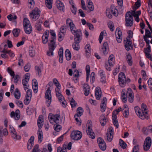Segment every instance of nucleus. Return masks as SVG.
I'll list each match as a JSON object with an SVG mask.
<instances>
[{
  "instance_id": "f257e3e1",
  "label": "nucleus",
  "mask_w": 152,
  "mask_h": 152,
  "mask_svg": "<svg viewBox=\"0 0 152 152\" xmlns=\"http://www.w3.org/2000/svg\"><path fill=\"white\" fill-rule=\"evenodd\" d=\"M66 24L69 26L72 33L75 35V41H81L82 39L81 32L80 30H76L72 20L69 18L67 19L66 20Z\"/></svg>"
},
{
  "instance_id": "f03ea898",
  "label": "nucleus",
  "mask_w": 152,
  "mask_h": 152,
  "mask_svg": "<svg viewBox=\"0 0 152 152\" xmlns=\"http://www.w3.org/2000/svg\"><path fill=\"white\" fill-rule=\"evenodd\" d=\"M118 82L119 86L123 88L125 86L127 82H130V80L129 78L126 79L125 74L123 72H121L118 75Z\"/></svg>"
},
{
  "instance_id": "7ed1b4c3",
  "label": "nucleus",
  "mask_w": 152,
  "mask_h": 152,
  "mask_svg": "<svg viewBox=\"0 0 152 152\" xmlns=\"http://www.w3.org/2000/svg\"><path fill=\"white\" fill-rule=\"evenodd\" d=\"M133 14L130 11L127 12L125 14V20L126 25L127 26H131L133 24Z\"/></svg>"
},
{
  "instance_id": "20e7f679",
  "label": "nucleus",
  "mask_w": 152,
  "mask_h": 152,
  "mask_svg": "<svg viewBox=\"0 0 152 152\" xmlns=\"http://www.w3.org/2000/svg\"><path fill=\"white\" fill-rule=\"evenodd\" d=\"M40 13V11L38 9L36 8L32 11L30 13L29 15L32 20L35 21L39 18Z\"/></svg>"
},
{
  "instance_id": "39448f33",
  "label": "nucleus",
  "mask_w": 152,
  "mask_h": 152,
  "mask_svg": "<svg viewBox=\"0 0 152 152\" xmlns=\"http://www.w3.org/2000/svg\"><path fill=\"white\" fill-rule=\"evenodd\" d=\"M50 88L49 87L45 94V98L46 99V104L48 107H49L51 102V94Z\"/></svg>"
},
{
  "instance_id": "423d86ee",
  "label": "nucleus",
  "mask_w": 152,
  "mask_h": 152,
  "mask_svg": "<svg viewBox=\"0 0 152 152\" xmlns=\"http://www.w3.org/2000/svg\"><path fill=\"white\" fill-rule=\"evenodd\" d=\"M82 137L81 132L79 131H73L71 134V137L72 139L75 140H80Z\"/></svg>"
},
{
  "instance_id": "0eeeda50",
  "label": "nucleus",
  "mask_w": 152,
  "mask_h": 152,
  "mask_svg": "<svg viewBox=\"0 0 152 152\" xmlns=\"http://www.w3.org/2000/svg\"><path fill=\"white\" fill-rule=\"evenodd\" d=\"M151 139L149 137H147L144 141L143 148L145 151H148L151 147Z\"/></svg>"
},
{
  "instance_id": "6e6552de",
  "label": "nucleus",
  "mask_w": 152,
  "mask_h": 152,
  "mask_svg": "<svg viewBox=\"0 0 152 152\" xmlns=\"http://www.w3.org/2000/svg\"><path fill=\"white\" fill-rule=\"evenodd\" d=\"M107 133V140L108 141L111 142L113 138V128L112 127H110Z\"/></svg>"
},
{
  "instance_id": "1a4fd4ad",
  "label": "nucleus",
  "mask_w": 152,
  "mask_h": 152,
  "mask_svg": "<svg viewBox=\"0 0 152 152\" xmlns=\"http://www.w3.org/2000/svg\"><path fill=\"white\" fill-rule=\"evenodd\" d=\"M49 50L48 51L47 54L49 56H53V51L56 46V43H48Z\"/></svg>"
},
{
  "instance_id": "9d476101",
  "label": "nucleus",
  "mask_w": 152,
  "mask_h": 152,
  "mask_svg": "<svg viewBox=\"0 0 152 152\" xmlns=\"http://www.w3.org/2000/svg\"><path fill=\"white\" fill-rule=\"evenodd\" d=\"M126 95L128 96V101L130 103L133 102L134 101V93L131 88H128Z\"/></svg>"
},
{
  "instance_id": "9b49d317",
  "label": "nucleus",
  "mask_w": 152,
  "mask_h": 152,
  "mask_svg": "<svg viewBox=\"0 0 152 152\" xmlns=\"http://www.w3.org/2000/svg\"><path fill=\"white\" fill-rule=\"evenodd\" d=\"M117 42L121 43L122 38V32L119 28H117L115 32Z\"/></svg>"
},
{
  "instance_id": "f8f14e48",
  "label": "nucleus",
  "mask_w": 152,
  "mask_h": 152,
  "mask_svg": "<svg viewBox=\"0 0 152 152\" xmlns=\"http://www.w3.org/2000/svg\"><path fill=\"white\" fill-rule=\"evenodd\" d=\"M87 9H86L87 12H90L94 10V6L91 0H86Z\"/></svg>"
},
{
  "instance_id": "ddd939ff",
  "label": "nucleus",
  "mask_w": 152,
  "mask_h": 152,
  "mask_svg": "<svg viewBox=\"0 0 152 152\" xmlns=\"http://www.w3.org/2000/svg\"><path fill=\"white\" fill-rule=\"evenodd\" d=\"M124 44L125 49L127 51H129L132 49V42L129 38H126V40L125 41Z\"/></svg>"
},
{
  "instance_id": "4468645a",
  "label": "nucleus",
  "mask_w": 152,
  "mask_h": 152,
  "mask_svg": "<svg viewBox=\"0 0 152 152\" xmlns=\"http://www.w3.org/2000/svg\"><path fill=\"white\" fill-rule=\"evenodd\" d=\"M60 117V115L58 114H56L50 116H49V121L50 122H51V121L53 120L56 124L59 123Z\"/></svg>"
},
{
  "instance_id": "2eb2a0df",
  "label": "nucleus",
  "mask_w": 152,
  "mask_h": 152,
  "mask_svg": "<svg viewBox=\"0 0 152 152\" xmlns=\"http://www.w3.org/2000/svg\"><path fill=\"white\" fill-rule=\"evenodd\" d=\"M49 34L48 30H46L42 37V42L44 44L47 43L48 41V37Z\"/></svg>"
},
{
  "instance_id": "dca6fc26",
  "label": "nucleus",
  "mask_w": 152,
  "mask_h": 152,
  "mask_svg": "<svg viewBox=\"0 0 152 152\" xmlns=\"http://www.w3.org/2000/svg\"><path fill=\"white\" fill-rule=\"evenodd\" d=\"M10 116L12 118H14L16 120H18L20 118V112L18 110H16L15 112L12 111L10 113Z\"/></svg>"
},
{
  "instance_id": "f3484780",
  "label": "nucleus",
  "mask_w": 152,
  "mask_h": 152,
  "mask_svg": "<svg viewBox=\"0 0 152 152\" xmlns=\"http://www.w3.org/2000/svg\"><path fill=\"white\" fill-rule=\"evenodd\" d=\"M102 92L100 88L99 87H97L95 89V96L96 99L97 100L100 99L102 96Z\"/></svg>"
},
{
  "instance_id": "a211bd4d",
  "label": "nucleus",
  "mask_w": 152,
  "mask_h": 152,
  "mask_svg": "<svg viewBox=\"0 0 152 152\" xmlns=\"http://www.w3.org/2000/svg\"><path fill=\"white\" fill-rule=\"evenodd\" d=\"M56 95L58 97L59 101L61 102L63 100H64V98L62 95L59 92L60 91L59 88H56L55 89Z\"/></svg>"
},
{
  "instance_id": "6ab92c4d",
  "label": "nucleus",
  "mask_w": 152,
  "mask_h": 152,
  "mask_svg": "<svg viewBox=\"0 0 152 152\" xmlns=\"http://www.w3.org/2000/svg\"><path fill=\"white\" fill-rule=\"evenodd\" d=\"M34 136H31L28 141V143L27 148L28 150H31L33 145L34 141Z\"/></svg>"
},
{
  "instance_id": "aec40b11",
  "label": "nucleus",
  "mask_w": 152,
  "mask_h": 152,
  "mask_svg": "<svg viewBox=\"0 0 152 152\" xmlns=\"http://www.w3.org/2000/svg\"><path fill=\"white\" fill-rule=\"evenodd\" d=\"M114 57V56L113 54L110 55L109 57L108 63L110 66H113L115 64V60Z\"/></svg>"
},
{
  "instance_id": "412c9836",
  "label": "nucleus",
  "mask_w": 152,
  "mask_h": 152,
  "mask_svg": "<svg viewBox=\"0 0 152 152\" xmlns=\"http://www.w3.org/2000/svg\"><path fill=\"white\" fill-rule=\"evenodd\" d=\"M56 4L57 8L62 11H64V5L60 1H57L56 2Z\"/></svg>"
},
{
  "instance_id": "4be33fe9",
  "label": "nucleus",
  "mask_w": 152,
  "mask_h": 152,
  "mask_svg": "<svg viewBox=\"0 0 152 152\" xmlns=\"http://www.w3.org/2000/svg\"><path fill=\"white\" fill-rule=\"evenodd\" d=\"M134 110L136 114L141 119H144L142 114L140 112V108L137 106H136L134 107Z\"/></svg>"
},
{
  "instance_id": "5701e85b",
  "label": "nucleus",
  "mask_w": 152,
  "mask_h": 152,
  "mask_svg": "<svg viewBox=\"0 0 152 152\" xmlns=\"http://www.w3.org/2000/svg\"><path fill=\"white\" fill-rule=\"evenodd\" d=\"M63 50L62 48H60L58 51L59 61L60 63H62L63 60Z\"/></svg>"
},
{
  "instance_id": "b1692460",
  "label": "nucleus",
  "mask_w": 152,
  "mask_h": 152,
  "mask_svg": "<svg viewBox=\"0 0 152 152\" xmlns=\"http://www.w3.org/2000/svg\"><path fill=\"white\" fill-rule=\"evenodd\" d=\"M102 49L104 54H106L107 53V51L108 49V46L107 42H105L104 43Z\"/></svg>"
},
{
  "instance_id": "393cba45",
  "label": "nucleus",
  "mask_w": 152,
  "mask_h": 152,
  "mask_svg": "<svg viewBox=\"0 0 152 152\" xmlns=\"http://www.w3.org/2000/svg\"><path fill=\"white\" fill-rule=\"evenodd\" d=\"M50 35L52 36L51 37V39L50 40V42L49 43H55V40L56 39V35L54 31H51L50 32Z\"/></svg>"
},
{
  "instance_id": "a878e982",
  "label": "nucleus",
  "mask_w": 152,
  "mask_h": 152,
  "mask_svg": "<svg viewBox=\"0 0 152 152\" xmlns=\"http://www.w3.org/2000/svg\"><path fill=\"white\" fill-rule=\"evenodd\" d=\"M80 41H75L73 44L72 47L73 49L76 50H78L80 49V47L79 43Z\"/></svg>"
},
{
  "instance_id": "bb28decb",
  "label": "nucleus",
  "mask_w": 152,
  "mask_h": 152,
  "mask_svg": "<svg viewBox=\"0 0 152 152\" xmlns=\"http://www.w3.org/2000/svg\"><path fill=\"white\" fill-rule=\"evenodd\" d=\"M13 133L11 134L12 137L13 139L15 140H20L21 138L20 136L18 134L16 131H13Z\"/></svg>"
},
{
  "instance_id": "cd10ccee",
  "label": "nucleus",
  "mask_w": 152,
  "mask_h": 152,
  "mask_svg": "<svg viewBox=\"0 0 152 152\" xmlns=\"http://www.w3.org/2000/svg\"><path fill=\"white\" fill-rule=\"evenodd\" d=\"M35 72L37 74L39 77L41 75L42 67L38 66H36L35 67Z\"/></svg>"
},
{
  "instance_id": "c85d7f7f",
  "label": "nucleus",
  "mask_w": 152,
  "mask_h": 152,
  "mask_svg": "<svg viewBox=\"0 0 152 152\" xmlns=\"http://www.w3.org/2000/svg\"><path fill=\"white\" fill-rule=\"evenodd\" d=\"M112 119L113 120V123L116 128L118 127V123L117 120V116L112 115Z\"/></svg>"
},
{
  "instance_id": "c756f323",
  "label": "nucleus",
  "mask_w": 152,
  "mask_h": 152,
  "mask_svg": "<svg viewBox=\"0 0 152 152\" xmlns=\"http://www.w3.org/2000/svg\"><path fill=\"white\" fill-rule=\"evenodd\" d=\"M86 47L88 50H86V57L89 58L91 55V46L89 44H87L86 45Z\"/></svg>"
},
{
  "instance_id": "7c9ffc66",
  "label": "nucleus",
  "mask_w": 152,
  "mask_h": 152,
  "mask_svg": "<svg viewBox=\"0 0 152 152\" xmlns=\"http://www.w3.org/2000/svg\"><path fill=\"white\" fill-rule=\"evenodd\" d=\"M65 55L66 59L67 60L69 61L71 59V53L69 49H67L66 50L65 52Z\"/></svg>"
},
{
  "instance_id": "2f4dec72",
  "label": "nucleus",
  "mask_w": 152,
  "mask_h": 152,
  "mask_svg": "<svg viewBox=\"0 0 152 152\" xmlns=\"http://www.w3.org/2000/svg\"><path fill=\"white\" fill-rule=\"evenodd\" d=\"M23 25L24 27L30 26L31 25L30 22L29 20L26 18H24L23 21Z\"/></svg>"
},
{
  "instance_id": "473e14b6",
  "label": "nucleus",
  "mask_w": 152,
  "mask_h": 152,
  "mask_svg": "<svg viewBox=\"0 0 152 152\" xmlns=\"http://www.w3.org/2000/svg\"><path fill=\"white\" fill-rule=\"evenodd\" d=\"M38 139V142L40 143L42 140L43 138V133L42 131L40 130H38L37 133Z\"/></svg>"
},
{
  "instance_id": "72a5a7b5",
  "label": "nucleus",
  "mask_w": 152,
  "mask_h": 152,
  "mask_svg": "<svg viewBox=\"0 0 152 152\" xmlns=\"http://www.w3.org/2000/svg\"><path fill=\"white\" fill-rule=\"evenodd\" d=\"M142 109V114L143 117L144 118V119H148V113L147 109L146 108H144Z\"/></svg>"
},
{
  "instance_id": "f704fd0d",
  "label": "nucleus",
  "mask_w": 152,
  "mask_h": 152,
  "mask_svg": "<svg viewBox=\"0 0 152 152\" xmlns=\"http://www.w3.org/2000/svg\"><path fill=\"white\" fill-rule=\"evenodd\" d=\"M88 128L87 130H86V132H91V131H92V122L91 121L88 120L87 122Z\"/></svg>"
},
{
  "instance_id": "c9c22d12",
  "label": "nucleus",
  "mask_w": 152,
  "mask_h": 152,
  "mask_svg": "<svg viewBox=\"0 0 152 152\" xmlns=\"http://www.w3.org/2000/svg\"><path fill=\"white\" fill-rule=\"evenodd\" d=\"M52 2L53 0H45L46 5L49 9H50L52 8Z\"/></svg>"
},
{
  "instance_id": "e433bc0d",
  "label": "nucleus",
  "mask_w": 152,
  "mask_h": 152,
  "mask_svg": "<svg viewBox=\"0 0 152 152\" xmlns=\"http://www.w3.org/2000/svg\"><path fill=\"white\" fill-rule=\"evenodd\" d=\"M126 59L129 65L130 66L132 65V57L130 54H128L126 55Z\"/></svg>"
},
{
  "instance_id": "4c0bfd02",
  "label": "nucleus",
  "mask_w": 152,
  "mask_h": 152,
  "mask_svg": "<svg viewBox=\"0 0 152 152\" xmlns=\"http://www.w3.org/2000/svg\"><path fill=\"white\" fill-rule=\"evenodd\" d=\"M14 96L17 99H19L20 98V93L18 88H16L15 89V92Z\"/></svg>"
},
{
  "instance_id": "58836bf2",
  "label": "nucleus",
  "mask_w": 152,
  "mask_h": 152,
  "mask_svg": "<svg viewBox=\"0 0 152 152\" xmlns=\"http://www.w3.org/2000/svg\"><path fill=\"white\" fill-rule=\"evenodd\" d=\"M100 122L102 126H104L106 123V119L104 115L101 117Z\"/></svg>"
},
{
  "instance_id": "ea45409f",
  "label": "nucleus",
  "mask_w": 152,
  "mask_h": 152,
  "mask_svg": "<svg viewBox=\"0 0 152 152\" xmlns=\"http://www.w3.org/2000/svg\"><path fill=\"white\" fill-rule=\"evenodd\" d=\"M24 28V31L26 34H29L31 33L32 31V27L31 26Z\"/></svg>"
},
{
  "instance_id": "a19ab883",
  "label": "nucleus",
  "mask_w": 152,
  "mask_h": 152,
  "mask_svg": "<svg viewBox=\"0 0 152 152\" xmlns=\"http://www.w3.org/2000/svg\"><path fill=\"white\" fill-rule=\"evenodd\" d=\"M29 55L31 57H33L34 56L35 54V53L34 49L33 48L31 47L29 48Z\"/></svg>"
},
{
  "instance_id": "79ce46f5",
  "label": "nucleus",
  "mask_w": 152,
  "mask_h": 152,
  "mask_svg": "<svg viewBox=\"0 0 152 152\" xmlns=\"http://www.w3.org/2000/svg\"><path fill=\"white\" fill-rule=\"evenodd\" d=\"M87 132V135L89 138L92 139H94L95 138V134L93 131H91V132Z\"/></svg>"
},
{
  "instance_id": "37998d69",
  "label": "nucleus",
  "mask_w": 152,
  "mask_h": 152,
  "mask_svg": "<svg viewBox=\"0 0 152 152\" xmlns=\"http://www.w3.org/2000/svg\"><path fill=\"white\" fill-rule=\"evenodd\" d=\"M86 72L87 74L86 81H88L90 77V67L89 65L86 66Z\"/></svg>"
},
{
  "instance_id": "c03bdc74",
  "label": "nucleus",
  "mask_w": 152,
  "mask_h": 152,
  "mask_svg": "<svg viewBox=\"0 0 152 152\" xmlns=\"http://www.w3.org/2000/svg\"><path fill=\"white\" fill-rule=\"evenodd\" d=\"M20 31V30L19 28H15L12 31V33L14 36L15 37H17L18 36Z\"/></svg>"
},
{
  "instance_id": "a18cd8bd",
  "label": "nucleus",
  "mask_w": 152,
  "mask_h": 152,
  "mask_svg": "<svg viewBox=\"0 0 152 152\" xmlns=\"http://www.w3.org/2000/svg\"><path fill=\"white\" fill-rule=\"evenodd\" d=\"M108 25L110 31H114L115 28L114 24L111 21H109L108 23Z\"/></svg>"
},
{
  "instance_id": "49530a36",
  "label": "nucleus",
  "mask_w": 152,
  "mask_h": 152,
  "mask_svg": "<svg viewBox=\"0 0 152 152\" xmlns=\"http://www.w3.org/2000/svg\"><path fill=\"white\" fill-rule=\"evenodd\" d=\"M83 110L81 107H78L77 110V113L78 116H80L83 114Z\"/></svg>"
},
{
  "instance_id": "de8ad7c7",
  "label": "nucleus",
  "mask_w": 152,
  "mask_h": 152,
  "mask_svg": "<svg viewBox=\"0 0 152 152\" xmlns=\"http://www.w3.org/2000/svg\"><path fill=\"white\" fill-rule=\"evenodd\" d=\"M54 128L56 131L57 132H59L61 128V126L58 123H56L54 125Z\"/></svg>"
},
{
  "instance_id": "09e8293b",
  "label": "nucleus",
  "mask_w": 152,
  "mask_h": 152,
  "mask_svg": "<svg viewBox=\"0 0 152 152\" xmlns=\"http://www.w3.org/2000/svg\"><path fill=\"white\" fill-rule=\"evenodd\" d=\"M28 7L30 8H31L34 6L35 2L34 0H28Z\"/></svg>"
},
{
  "instance_id": "8fccbe9b",
  "label": "nucleus",
  "mask_w": 152,
  "mask_h": 152,
  "mask_svg": "<svg viewBox=\"0 0 152 152\" xmlns=\"http://www.w3.org/2000/svg\"><path fill=\"white\" fill-rule=\"evenodd\" d=\"M119 144L121 147L123 149H125L126 148V144L121 139H120Z\"/></svg>"
},
{
  "instance_id": "3c124183",
  "label": "nucleus",
  "mask_w": 152,
  "mask_h": 152,
  "mask_svg": "<svg viewBox=\"0 0 152 152\" xmlns=\"http://www.w3.org/2000/svg\"><path fill=\"white\" fill-rule=\"evenodd\" d=\"M112 13L115 16L118 15V12L117 9L115 7H113L111 9Z\"/></svg>"
},
{
  "instance_id": "603ef678",
  "label": "nucleus",
  "mask_w": 152,
  "mask_h": 152,
  "mask_svg": "<svg viewBox=\"0 0 152 152\" xmlns=\"http://www.w3.org/2000/svg\"><path fill=\"white\" fill-rule=\"evenodd\" d=\"M31 97L26 96L25 99L24 101V104L26 105L28 104L31 101Z\"/></svg>"
},
{
  "instance_id": "864d4df0",
  "label": "nucleus",
  "mask_w": 152,
  "mask_h": 152,
  "mask_svg": "<svg viewBox=\"0 0 152 152\" xmlns=\"http://www.w3.org/2000/svg\"><path fill=\"white\" fill-rule=\"evenodd\" d=\"M122 108L121 107H119L118 109L115 110L112 113V115L117 116L119 113L121 111Z\"/></svg>"
},
{
  "instance_id": "5fc2aeb1",
  "label": "nucleus",
  "mask_w": 152,
  "mask_h": 152,
  "mask_svg": "<svg viewBox=\"0 0 152 152\" xmlns=\"http://www.w3.org/2000/svg\"><path fill=\"white\" fill-rule=\"evenodd\" d=\"M99 147L101 150L104 151L106 148V145L105 143H103L99 145Z\"/></svg>"
},
{
  "instance_id": "6e6d98bb",
  "label": "nucleus",
  "mask_w": 152,
  "mask_h": 152,
  "mask_svg": "<svg viewBox=\"0 0 152 152\" xmlns=\"http://www.w3.org/2000/svg\"><path fill=\"white\" fill-rule=\"evenodd\" d=\"M70 104L72 107H75L77 105V103L75 101L73 98H72V99L70 101Z\"/></svg>"
},
{
  "instance_id": "4d7b16f0",
  "label": "nucleus",
  "mask_w": 152,
  "mask_h": 152,
  "mask_svg": "<svg viewBox=\"0 0 152 152\" xmlns=\"http://www.w3.org/2000/svg\"><path fill=\"white\" fill-rule=\"evenodd\" d=\"M123 116L125 118H127L129 115V110H128L127 109L126 110H124L123 109Z\"/></svg>"
},
{
  "instance_id": "13d9d810",
  "label": "nucleus",
  "mask_w": 152,
  "mask_h": 152,
  "mask_svg": "<svg viewBox=\"0 0 152 152\" xmlns=\"http://www.w3.org/2000/svg\"><path fill=\"white\" fill-rule=\"evenodd\" d=\"M144 37L151 38V36L150 31L148 29L145 30V35Z\"/></svg>"
},
{
  "instance_id": "bf43d9fd",
  "label": "nucleus",
  "mask_w": 152,
  "mask_h": 152,
  "mask_svg": "<svg viewBox=\"0 0 152 152\" xmlns=\"http://www.w3.org/2000/svg\"><path fill=\"white\" fill-rule=\"evenodd\" d=\"M32 152H40L38 144H36L34 146L32 150Z\"/></svg>"
},
{
  "instance_id": "052dcab7",
  "label": "nucleus",
  "mask_w": 152,
  "mask_h": 152,
  "mask_svg": "<svg viewBox=\"0 0 152 152\" xmlns=\"http://www.w3.org/2000/svg\"><path fill=\"white\" fill-rule=\"evenodd\" d=\"M132 13L134 17L138 16L141 14V11L140 10H139L135 12V11H132Z\"/></svg>"
},
{
  "instance_id": "680f3d73",
  "label": "nucleus",
  "mask_w": 152,
  "mask_h": 152,
  "mask_svg": "<svg viewBox=\"0 0 152 152\" xmlns=\"http://www.w3.org/2000/svg\"><path fill=\"white\" fill-rule=\"evenodd\" d=\"M12 79H14V82L15 83H17L18 80L20 79V77L19 75H16L15 76H14L12 77Z\"/></svg>"
},
{
  "instance_id": "e2e57ef3",
  "label": "nucleus",
  "mask_w": 152,
  "mask_h": 152,
  "mask_svg": "<svg viewBox=\"0 0 152 152\" xmlns=\"http://www.w3.org/2000/svg\"><path fill=\"white\" fill-rule=\"evenodd\" d=\"M32 87H38L37 81L36 79H34L32 80Z\"/></svg>"
},
{
  "instance_id": "0e129e2a",
  "label": "nucleus",
  "mask_w": 152,
  "mask_h": 152,
  "mask_svg": "<svg viewBox=\"0 0 152 152\" xmlns=\"http://www.w3.org/2000/svg\"><path fill=\"white\" fill-rule=\"evenodd\" d=\"M7 71L11 76L14 77L15 76L14 72L10 67L8 68Z\"/></svg>"
},
{
  "instance_id": "69168bd1",
  "label": "nucleus",
  "mask_w": 152,
  "mask_h": 152,
  "mask_svg": "<svg viewBox=\"0 0 152 152\" xmlns=\"http://www.w3.org/2000/svg\"><path fill=\"white\" fill-rule=\"evenodd\" d=\"M98 145L102 144L103 143H105L103 139L101 137L98 138L97 140Z\"/></svg>"
},
{
  "instance_id": "338daca9",
  "label": "nucleus",
  "mask_w": 152,
  "mask_h": 152,
  "mask_svg": "<svg viewBox=\"0 0 152 152\" xmlns=\"http://www.w3.org/2000/svg\"><path fill=\"white\" fill-rule=\"evenodd\" d=\"M139 145H135L133 148V151L132 152H139Z\"/></svg>"
},
{
  "instance_id": "774afa93",
  "label": "nucleus",
  "mask_w": 152,
  "mask_h": 152,
  "mask_svg": "<svg viewBox=\"0 0 152 152\" xmlns=\"http://www.w3.org/2000/svg\"><path fill=\"white\" fill-rule=\"evenodd\" d=\"M148 83L151 89H152V79L150 78L148 81Z\"/></svg>"
}]
</instances>
